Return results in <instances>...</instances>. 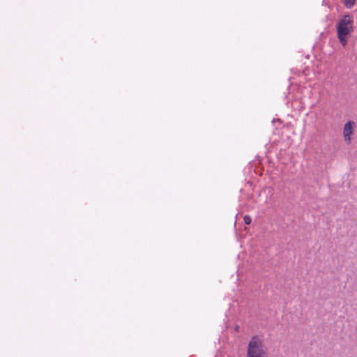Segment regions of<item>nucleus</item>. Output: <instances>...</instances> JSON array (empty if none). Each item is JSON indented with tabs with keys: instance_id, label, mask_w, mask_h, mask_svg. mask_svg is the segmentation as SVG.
I'll list each match as a JSON object with an SVG mask.
<instances>
[{
	"instance_id": "nucleus-1",
	"label": "nucleus",
	"mask_w": 357,
	"mask_h": 357,
	"mask_svg": "<svg viewBox=\"0 0 357 357\" xmlns=\"http://www.w3.org/2000/svg\"><path fill=\"white\" fill-rule=\"evenodd\" d=\"M337 36L343 47L347 44L348 37L354 31V18L351 15H345L341 17L336 24Z\"/></svg>"
},
{
	"instance_id": "nucleus-2",
	"label": "nucleus",
	"mask_w": 357,
	"mask_h": 357,
	"mask_svg": "<svg viewBox=\"0 0 357 357\" xmlns=\"http://www.w3.org/2000/svg\"><path fill=\"white\" fill-rule=\"evenodd\" d=\"M247 357H268L267 348L258 336H254L250 340Z\"/></svg>"
},
{
	"instance_id": "nucleus-3",
	"label": "nucleus",
	"mask_w": 357,
	"mask_h": 357,
	"mask_svg": "<svg viewBox=\"0 0 357 357\" xmlns=\"http://www.w3.org/2000/svg\"><path fill=\"white\" fill-rule=\"evenodd\" d=\"M356 123L353 121H347L344 126L343 134H352Z\"/></svg>"
},
{
	"instance_id": "nucleus-4",
	"label": "nucleus",
	"mask_w": 357,
	"mask_h": 357,
	"mask_svg": "<svg viewBox=\"0 0 357 357\" xmlns=\"http://www.w3.org/2000/svg\"><path fill=\"white\" fill-rule=\"evenodd\" d=\"M356 1V0H344L343 3L347 8H351L355 5Z\"/></svg>"
},
{
	"instance_id": "nucleus-5",
	"label": "nucleus",
	"mask_w": 357,
	"mask_h": 357,
	"mask_svg": "<svg viewBox=\"0 0 357 357\" xmlns=\"http://www.w3.org/2000/svg\"><path fill=\"white\" fill-rule=\"evenodd\" d=\"M244 222L246 225H250L251 222V218L248 215L244 217Z\"/></svg>"
},
{
	"instance_id": "nucleus-6",
	"label": "nucleus",
	"mask_w": 357,
	"mask_h": 357,
	"mask_svg": "<svg viewBox=\"0 0 357 357\" xmlns=\"http://www.w3.org/2000/svg\"><path fill=\"white\" fill-rule=\"evenodd\" d=\"M345 140H346V141H348V142L350 140V137H349V135H345Z\"/></svg>"
}]
</instances>
